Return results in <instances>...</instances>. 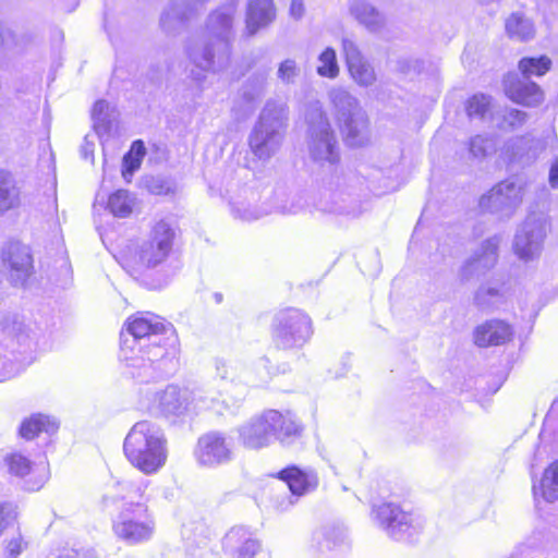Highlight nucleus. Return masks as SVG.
Returning <instances> with one entry per match:
<instances>
[{"label":"nucleus","instance_id":"57","mask_svg":"<svg viewBox=\"0 0 558 558\" xmlns=\"http://www.w3.org/2000/svg\"><path fill=\"white\" fill-rule=\"evenodd\" d=\"M298 211H299V207H296L294 205L288 209H286V208L282 209V213H284V214H296Z\"/></svg>","mask_w":558,"mask_h":558},{"label":"nucleus","instance_id":"55","mask_svg":"<svg viewBox=\"0 0 558 558\" xmlns=\"http://www.w3.org/2000/svg\"><path fill=\"white\" fill-rule=\"evenodd\" d=\"M10 513V510L7 506L0 504V535L3 533L7 526V517Z\"/></svg>","mask_w":558,"mask_h":558},{"label":"nucleus","instance_id":"51","mask_svg":"<svg viewBox=\"0 0 558 558\" xmlns=\"http://www.w3.org/2000/svg\"><path fill=\"white\" fill-rule=\"evenodd\" d=\"M59 558H97L92 550L70 549L64 551Z\"/></svg>","mask_w":558,"mask_h":558},{"label":"nucleus","instance_id":"12","mask_svg":"<svg viewBox=\"0 0 558 558\" xmlns=\"http://www.w3.org/2000/svg\"><path fill=\"white\" fill-rule=\"evenodd\" d=\"M524 184L519 180H505L480 198L482 210L509 219L522 204Z\"/></svg>","mask_w":558,"mask_h":558},{"label":"nucleus","instance_id":"17","mask_svg":"<svg viewBox=\"0 0 558 558\" xmlns=\"http://www.w3.org/2000/svg\"><path fill=\"white\" fill-rule=\"evenodd\" d=\"M3 263L10 269V277L15 286H23L33 271L29 248L19 242L8 243L2 248Z\"/></svg>","mask_w":558,"mask_h":558},{"label":"nucleus","instance_id":"38","mask_svg":"<svg viewBox=\"0 0 558 558\" xmlns=\"http://www.w3.org/2000/svg\"><path fill=\"white\" fill-rule=\"evenodd\" d=\"M94 121V130L101 136L110 131L111 123L114 119V109L106 100L95 102L92 111Z\"/></svg>","mask_w":558,"mask_h":558},{"label":"nucleus","instance_id":"5","mask_svg":"<svg viewBox=\"0 0 558 558\" xmlns=\"http://www.w3.org/2000/svg\"><path fill=\"white\" fill-rule=\"evenodd\" d=\"M0 381L19 375L34 359L37 335L17 315L5 316L1 323Z\"/></svg>","mask_w":558,"mask_h":558},{"label":"nucleus","instance_id":"46","mask_svg":"<svg viewBox=\"0 0 558 558\" xmlns=\"http://www.w3.org/2000/svg\"><path fill=\"white\" fill-rule=\"evenodd\" d=\"M215 369L216 375L220 379H229L231 381L239 379L240 381H244L245 384H252V380L245 374H235V368L232 365H229L226 361L217 359L215 360Z\"/></svg>","mask_w":558,"mask_h":558},{"label":"nucleus","instance_id":"52","mask_svg":"<svg viewBox=\"0 0 558 558\" xmlns=\"http://www.w3.org/2000/svg\"><path fill=\"white\" fill-rule=\"evenodd\" d=\"M305 12V7L302 0H292L290 3V15L295 20H300Z\"/></svg>","mask_w":558,"mask_h":558},{"label":"nucleus","instance_id":"18","mask_svg":"<svg viewBox=\"0 0 558 558\" xmlns=\"http://www.w3.org/2000/svg\"><path fill=\"white\" fill-rule=\"evenodd\" d=\"M266 418L272 441L289 445L302 434V425L290 411L266 410Z\"/></svg>","mask_w":558,"mask_h":558},{"label":"nucleus","instance_id":"31","mask_svg":"<svg viewBox=\"0 0 558 558\" xmlns=\"http://www.w3.org/2000/svg\"><path fill=\"white\" fill-rule=\"evenodd\" d=\"M314 539L320 551H331L347 545L348 534L340 524H328L319 529Z\"/></svg>","mask_w":558,"mask_h":558},{"label":"nucleus","instance_id":"58","mask_svg":"<svg viewBox=\"0 0 558 558\" xmlns=\"http://www.w3.org/2000/svg\"><path fill=\"white\" fill-rule=\"evenodd\" d=\"M213 298H214V300H215V302H216L217 304L221 303V301H222V294H221V293H219V292L214 293V294H213Z\"/></svg>","mask_w":558,"mask_h":558},{"label":"nucleus","instance_id":"13","mask_svg":"<svg viewBox=\"0 0 558 558\" xmlns=\"http://www.w3.org/2000/svg\"><path fill=\"white\" fill-rule=\"evenodd\" d=\"M380 526L397 541H411L421 531L420 522L412 513L393 504H383L373 509Z\"/></svg>","mask_w":558,"mask_h":558},{"label":"nucleus","instance_id":"45","mask_svg":"<svg viewBox=\"0 0 558 558\" xmlns=\"http://www.w3.org/2000/svg\"><path fill=\"white\" fill-rule=\"evenodd\" d=\"M3 544L5 558H17L28 547V543L25 541L21 532H15L11 536L7 537Z\"/></svg>","mask_w":558,"mask_h":558},{"label":"nucleus","instance_id":"41","mask_svg":"<svg viewBox=\"0 0 558 558\" xmlns=\"http://www.w3.org/2000/svg\"><path fill=\"white\" fill-rule=\"evenodd\" d=\"M504 300V294L500 289L492 287H482L477 290L474 301L475 304L483 311L497 307Z\"/></svg>","mask_w":558,"mask_h":558},{"label":"nucleus","instance_id":"27","mask_svg":"<svg viewBox=\"0 0 558 558\" xmlns=\"http://www.w3.org/2000/svg\"><path fill=\"white\" fill-rule=\"evenodd\" d=\"M276 19L272 0H250L246 8V31L250 36L270 25Z\"/></svg>","mask_w":558,"mask_h":558},{"label":"nucleus","instance_id":"29","mask_svg":"<svg viewBox=\"0 0 558 558\" xmlns=\"http://www.w3.org/2000/svg\"><path fill=\"white\" fill-rule=\"evenodd\" d=\"M279 477L286 482L291 494L295 497L303 496L317 486V478L314 474L305 473L295 466L282 470Z\"/></svg>","mask_w":558,"mask_h":558},{"label":"nucleus","instance_id":"53","mask_svg":"<svg viewBox=\"0 0 558 558\" xmlns=\"http://www.w3.org/2000/svg\"><path fill=\"white\" fill-rule=\"evenodd\" d=\"M262 95H263V88L262 87L258 90H256L255 94H250L247 92H244L243 98L246 101L250 110L254 109L255 104L257 102V100L260 98Z\"/></svg>","mask_w":558,"mask_h":558},{"label":"nucleus","instance_id":"37","mask_svg":"<svg viewBox=\"0 0 558 558\" xmlns=\"http://www.w3.org/2000/svg\"><path fill=\"white\" fill-rule=\"evenodd\" d=\"M506 31L509 37L521 41L533 38L535 33L533 23L519 13H513L508 17Z\"/></svg>","mask_w":558,"mask_h":558},{"label":"nucleus","instance_id":"34","mask_svg":"<svg viewBox=\"0 0 558 558\" xmlns=\"http://www.w3.org/2000/svg\"><path fill=\"white\" fill-rule=\"evenodd\" d=\"M21 203V191L11 173L0 171V214L16 208Z\"/></svg>","mask_w":558,"mask_h":558},{"label":"nucleus","instance_id":"23","mask_svg":"<svg viewBox=\"0 0 558 558\" xmlns=\"http://www.w3.org/2000/svg\"><path fill=\"white\" fill-rule=\"evenodd\" d=\"M223 548L233 558H253L260 544L252 532L243 526H234L226 534Z\"/></svg>","mask_w":558,"mask_h":558},{"label":"nucleus","instance_id":"6","mask_svg":"<svg viewBox=\"0 0 558 558\" xmlns=\"http://www.w3.org/2000/svg\"><path fill=\"white\" fill-rule=\"evenodd\" d=\"M286 120L284 104L272 99L265 104L248 136L250 149L259 160H269L279 151L283 142Z\"/></svg>","mask_w":558,"mask_h":558},{"label":"nucleus","instance_id":"25","mask_svg":"<svg viewBox=\"0 0 558 558\" xmlns=\"http://www.w3.org/2000/svg\"><path fill=\"white\" fill-rule=\"evenodd\" d=\"M349 15L369 33H379L386 25L385 15L368 0H350Z\"/></svg>","mask_w":558,"mask_h":558},{"label":"nucleus","instance_id":"4","mask_svg":"<svg viewBox=\"0 0 558 558\" xmlns=\"http://www.w3.org/2000/svg\"><path fill=\"white\" fill-rule=\"evenodd\" d=\"M128 461L145 475L158 473L168 460V440L156 423L143 420L129 430L123 442Z\"/></svg>","mask_w":558,"mask_h":558},{"label":"nucleus","instance_id":"1","mask_svg":"<svg viewBox=\"0 0 558 558\" xmlns=\"http://www.w3.org/2000/svg\"><path fill=\"white\" fill-rule=\"evenodd\" d=\"M170 330L165 319L153 313H142L129 319L121 333L120 359L140 380L165 374L174 351L167 348L163 335Z\"/></svg>","mask_w":558,"mask_h":558},{"label":"nucleus","instance_id":"3","mask_svg":"<svg viewBox=\"0 0 558 558\" xmlns=\"http://www.w3.org/2000/svg\"><path fill=\"white\" fill-rule=\"evenodd\" d=\"M177 230L167 219L156 221L146 238L129 244L120 264L134 279L145 283L150 272L160 267L173 251Z\"/></svg>","mask_w":558,"mask_h":558},{"label":"nucleus","instance_id":"20","mask_svg":"<svg viewBox=\"0 0 558 558\" xmlns=\"http://www.w3.org/2000/svg\"><path fill=\"white\" fill-rule=\"evenodd\" d=\"M7 461L11 473L21 477L27 476L25 480L27 490L40 489L48 480V465L45 461L32 465L29 460L20 453L11 454Z\"/></svg>","mask_w":558,"mask_h":558},{"label":"nucleus","instance_id":"8","mask_svg":"<svg viewBox=\"0 0 558 558\" xmlns=\"http://www.w3.org/2000/svg\"><path fill=\"white\" fill-rule=\"evenodd\" d=\"M328 98L347 144L350 146L366 144L369 138L368 121L359 100L343 87H332L328 92Z\"/></svg>","mask_w":558,"mask_h":558},{"label":"nucleus","instance_id":"32","mask_svg":"<svg viewBox=\"0 0 558 558\" xmlns=\"http://www.w3.org/2000/svg\"><path fill=\"white\" fill-rule=\"evenodd\" d=\"M59 424L50 416L44 414H34L25 418L20 427V435L27 439H34L40 433L53 434L58 430Z\"/></svg>","mask_w":558,"mask_h":558},{"label":"nucleus","instance_id":"14","mask_svg":"<svg viewBox=\"0 0 558 558\" xmlns=\"http://www.w3.org/2000/svg\"><path fill=\"white\" fill-rule=\"evenodd\" d=\"M545 236L546 220L541 216H529L514 236V254L525 263L538 258Z\"/></svg>","mask_w":558,"mask_h":558},{"label":"nucleus","instance_id":"56","mask_svg":"<svg viewBox=\"0 0 558 558\" xmlns=\"http://www.w3.org/2000/svg\"><path fill=\"white\" fill-rule=\"evenodd\" d=\"M132 149L136 151L140 156H143L145 153L144 145L141 141H136L132 145Z\"/></svg>","mask_w":558,"mask_h":558},{"label":"nucleus","instance_id":"16","mask_svg":"<svg viewBox=\"0 0 558 558\" xmlns=\"http://www.w3.org/2000/svg\"><path fill=\"white\" fill-rule=\"evenodd\" d=\"M500 242L501 238L499 235L484 240L461 267L459 275L461 281L480 278L493 269L498 260Z\"/></svg>","mask_w":558,"mask_h":558},{"label":"nucleus","instance_id":"22","mask_svg":"<svg viewBox=\"0 0 558 558\" xmlns=\"http://www.w3.org/2000/svg\"><path fill=\"white\" fill-rule=\"evenodd\" d=\"M238 433L240 442L247 449L259 450L274 442L265 411L242 424Z\"/></svg>","mask_w":558,"mask_h":558},{"label":"nucleus","instance_id":"2","mask_svg":"<svg viewBox=\"0 0 558 558\" xmlns=\"http://www.w3.org/2000/svg\"><path fill=\"white\" fill-rule=\"evenodd\" d=\"M234 14L232 3L211 12L206 23V37L187 46V58L193 65L191 77L199 86L205 82L206 73H218L229 65Z\"/></svg>","mask_w":558,"mask_h":558},{"label":"nucleus","instance_id":"11","mask_svg":"<svg viewBox=\"0 0 558 558\" xmlns=\"http://www.w3.org/2000/svg\"><path fill=\"white\" fill-rule=\"evenodd\" d=\"M190 390L169 385L165 389L146 387L141 390L140 405L156 416H181L190 412Z\"/></svg>","mask_w":558,"mask_h":558},{"label":"nucleus","instance_id":"33","mask_svg":"<svg viewBox=\"0 0 558 558\" xmlns=\"http://www.w3.org/2000/svg\"><path fill=\"white\" fill-rule=\"evenodd\" d=\"M192 0H175L163 11L160 23L166 31H171L177 24L183 23L194 12L195 5H191ZM201 3L204 0H198Z\"/></svg>","mask_w":558,"mask_h":558},{"label":"nucleus","instance_id":"44","mask_svg":"<svg viewBox=\"0 0 558 558\" xmlns=\"http://www.w3.org/2000/svg\"><path fill=\"white\" fill-rule=\"evenodd\" d=\"M300 74L301 69L293 59H286L280 62L277 71L278 80L286 85L294 84Z\"/></svg>","mask_w":558,"mask_h":558},{"label":"nucleus","instance_id":"30","mask_svg":"<svg viewBox=\"0 0 558 558\" xmlns=\"http://www.w3.org/2000/svg\"><path fill=\"white\" fill-rule=\"evenodd\" d=\"M326 213L355 218L362 214L361 203L344 192H336L322 208Z\"/></svg>","mask_w":558,"mask_h":558},{"label":"nucleus","instance_id":"36","mask_svg":"<svg viewBox=\"0 0 558 558\" xmlns=\"http://www.w3.org/2000/svg\"><path fill=\"white\" fill-rule=\"evenodd\" d=\"M135 197L126 190H118L112 193L107 203V208L114 217L125 218L133 211Z\"/></svg>","mask_w":558,"mask_h":558},{"label":"nucleus","instance_id":"40","mask_svg":"<svg viewBox=\"0 0 558 558\" xmlns=\"http://www.w3.org/2000/svg\"><path fill=\"white\" fill-rule=\"evenodd\" d=\"M550 65L551 61L546 56H541L538 58H523L519 62V69L525 78H530L532 75H544L549 71Z\"/></svg>","mask_w":558,"mask_h":558},{"label":"nucleus","instance_id":"10","mask_svg":"<svg viewBox=\"0 0 558 558\" xmlns=\"http://www.w3.org/2000/svg\"><path fill=\"white\" fill-rule=\"evenodd\" d=\"M312 335V319L304 312L288 308L275 316L272 339L277 348L283 350L302 348Z\"/></svg>","mask_w":558,"mask_h":558},{"label":"nucleus","instance_id":"15","mask_svg":"<svg viewBox=\"0 0 558 558\" xmlns=\"http://www.w3.org/2000/svg\"><path fill=\"white\" fill-rule=\"evenodd\" d=\"M194 456L201 465L217 466L232 459V444L225 434L213 430L198 438Z\"/></svg>","mask_w":558,"mask_h":558},{"label":"nucleus","instance_id":"42","mask_svg":"<svg viewBox=\"0 0 558 558\" xmlns=\"http://www.w3.org/2000/svg\"><path fill=\"white\" fill-rule=\"evenodd\" d=\"M490 98L480 94L471 97L466 102V113L471 119L485 120L490 113Z\"/></svg>","mask_w":558,"mask_h":558},{"label":"nucleus","instance_id":"39","mask_svg":"<svg viewBox=\"0 0 558 558\" xmlns=\"http://www.w3.org/2000/svg\"><path fill=\"white\" fill-rule=\"evenodd\" d=\"M317 74L322 77L336 78L339 75L340 69L337 61L336 51L327 47L318 56Z\"/></svg>","mask_w":558,"mask_h":558},{"label":"nucleus","instance_id":"26","mask_svg":"<svg viewBox=\"0 0 558 558\" xmlns=\"http://www.w3.org/2000/svg\"><path fill=\"white\" fill-rule=\"evenodd\" d=\"M512 335L509 324L500 319H492L478 325L474 329L473 338L477 347L486 348L504 344L511 339Z\"/></svg>","mask_w":558,"mask_h":558},{"label":"nucleus","instance_id":"48","mask_svg":"<svg viewBox=\"0 0 558 558\" xmlns=\"http://www.w3.org/2000/svg\"><path fill=\"white\" fill-rule=\"evenodd\" d=\"M525 112L518 109H509L506 111L504 116V124L501 125V128H505V125H507L510 129H514L521 126L525 122Z\"/></svg>","mask_w":558,"mask_h":558},{"label":"nucleus","instance_id":"35","mask_svg":"<svg viewBox=\"0 0 558 558\" xmlns=\"http://www.w3.org/2000/svg\"><path fill=\"white\" fill-rule=\"evenodd\" d=\"M538 490L541 496L548 502L558 500V460L553 462L545 471L541 480L539 488L533 486L535 499Z\"/></svg>","mask_w":558,"mask_h":558},{"label":"nucleus","instance_id":"7","mask_svg":"<svg viewBox=\"0 0 558 558\" xmlns=\"http://www.w3.org/2000/svg\"><path fill=\"white\" fill-rule=\"evenodd\" d=\"M306 144L311 159L322 166L339 161V144L320 101H312L305 111Z\"/></svg>","mask_w":558,"mask_h":558},{"label":"nucleus","instance_id":"43","mask_svg":"<svg viewBox=\"0 0 558 558\" xmlns=\"http://www.w3.org/2000/svg\"><path fill=\"white\" fill-rule=\"evenodd\" d=\"M469 150L475 158H483L496 150V140L493 136L476 135L469 143Z\"/></svg>","mask_w":558,"mask_h":558},{"label":"nucleus","instance_id":"24","mask_svg":"<svg viewBox=\"0 0 558 558\" xmlns=\"http://www.w3.org/2000/svg\"><path fill=\"white\" fill-rule=\"evenodd\" d=\"M505 90L512 101L527 107L537 106L544 99L541 87L525 77L509 76L505 82Z\"/></svg>","mask_w":558,"mask_h":558},{"label":"nucleus","instance_id":"21","mask_svg":"<svg viewBox=\"0 0 558 558\" xmlns=\"http://www.w3.org/2000/svg\"><path fill=\"white\" fill-rule=\"evenodd\" d=\"M342 50L351 77L356 84L368 87L376 82L374 68L364 59L356 44L348 38L342 40Z\"/></svg>","mask_w":558,"mask_h":558},{"label":"nucleus","instance_id":"59","mask_svg":"<svg viewBox=\"0 0 558 558\" xmlns=\"http://www.w3.org/2000/svg\"><path fill=\"white\" fill-rule=\"evenodd\" d=\"M148 483H149L148 481L145 482V485H144L145 488L148 486Z\"/></svg>","mask_w":558,"mask_h":558},{"label":"nucleus","instance_id":"50","mask_svg":"<svg viewBox=\"0 0 558 558\" xmlns=\"http://www.w3.org/2000/svg\"><path fill=\"white\" fill-rule=\"evenodd\" d=\"M94 148H95V142L93 138H90L89 135H86L84 137V142L81 146V156L84 159H89L92 162L94 161Z\"/></svg>","mask_w":558,"mask_h":558},{"label":"nucleus","instance_id":"54","mask_svg":"<svg viewBox=\"0 0 558 558\" xmlns=\"http://www.w3.org/2000/svg\"><path fill=\"white\" fill-rule=\"evenodd\" d=\"M549 183L551 187H558V158L553 162L550 167Z\"/></svg>","mask_w":558,"mask_h":558},{"label":"nucleus","instance_id":"47","mask_svg":"<svg viewBox=\"0 0 558 558\" xmlns=\"http://www.w3.org/2000/svg\"><path fill=\"white\" fill-rule=\"evenodd\" d=\"M147 187L155 195H172L177 191V184L163 178H151L147 183Z\"/></svg>","mask_w":558,"mask_h":558},{"label":"nucleus","instance_id":"9","mask_svg":"<svg viewBox=\"0 0 558 558\" xmlns=\"http://www.w3.org/2000/svg\"><path fill=\"white\" fill-rule=\"evenodd\" d=\"M155 520L144 502L125 504L113 520L114 535L123 542L135 545L147 542L155 532Z\"/></svg>","mask_w":558,"mask_h":558},{"label":"nucleus","instance_id":"19","mask_svg":"<svg viewBox=\"0 0 558 558\" xmlns=\"http://www.w3.org/2000/svg\"><path fill=\"white\" fill-rule=\"evenodd\" d=\"M233 218L245 222L258 220L271 213V207L265 202L260 203L257 191L244 190L230 202Z\"/></svg>","mask_w":558,"mask_h":558},{"label":"nucleus","instance_id":"28","mask_svg":"<svg viewBox=\"0 0 558 558\" xmlns=\"http://www.w3.org/2000/svg\"><path fill=\"white\" fill-rule=\"evenodd\" d=\"M190 412L211 411L218 415L232 412L236 403H229L226 399L220 400L219 397L210 389L197 388L190 391Z\"/></svg>","mask_w":558,"mask_h":558},{"label":"nucleus","instance_id":"49","mask_svg":"<svg viewBox=\"0 0 558 558\" xmlns=\"http://www.w3.org/2000/svg\"><path fill=\"white\" fill-rule=\"evenodd\" d=\"M15 46V36L8 27H0V48L10 49Z\"/></svg>","mask_w":558,"mask_h":558}]
</instances>
